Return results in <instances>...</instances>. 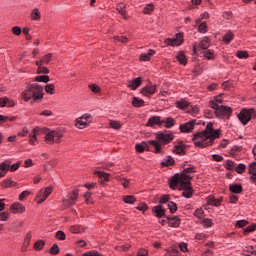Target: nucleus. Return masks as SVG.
Here are the masks:
<instances>
[{"label": "nucleus", "instance_id": "f257e3e1", "mask_svg": "<svg viewBox=\"0 0 256 256\" xmlns=\"http://www.w3.org/2000/svg\"><path fill=\"white\" fill-rule=\"evenodd\" d=\"M43 97H45V93H43V86L38 83H28L26 85V89L21 93V99L22 101H25V103H29L31 99L37 103L38 101H41Z\"/></svg>", "mask_w": 256, "mask_h": 256}, {"label": "nucleus", "instance_id": "f03ea898", "mask_svg": "<svg viewBox=\"0 0 256 256\" xmlns=\"http://www.w3.org/2000/svg\"><path fill=\"white\" fill-rule=\"evenodd\" d=\"M189 173H197V170H195L194 166H191L189 168H184L183 171L180 173L174 174L170 181H169V187L173 191L179 187V183L187 182V181H193V177L189 175Z\"/></svg>", "mask_w": 256, "mask_h": 256}, {"label": "nucleus", "instance_id": "7ed1b4c3", "mask_svg": "<svg viewBox=\"0 0 256 256\" xmlns=\"http://www.w3.org/2000/svg\"><path fill=\"white\" fill-rule=\"evenodd\" d=\"M238 119L242 125H247L251 119H256L255 108H243L238 114Z\"/></svg>", "mask_w": 256, "mask_h": 256}, {"label": "nucleus", "instance_id": "20e7f679", "mask_svg": "<svg viewBox=\"0 0 256 256\" xmlns=\"http://www.w3.org/2000/svg\"><path fill=\"white\" fill-rule=\"evenodd\" d=\"M207 139H209V136H207L203 131L195 133L192 137L195 147H200V149L210 147L209 142H206Z\"/></svg>", "mask_w": 256, "mask_h": 256}, {"label": "nucleus", "instance_id": "39448f33", "mask_svg": "<svg viewBox=\"0 0 256 256\" xmlns=\"http://www.w3.org/2000/svg\"><path fill=\"white\" fill-rule=\"evenodd\" d=\"M179 191H183L182 192V197H185V199H191V197H193V186L191 184L190 181H182L179 182Z\"/></svg>", "mask_w": 256, "mask_h": 256}, {"label": "nucleus", "instance_id": "423d86ee", "mask_svg": "<svg viewBox=\"0 0 256 256\" xmlns=\"http://www.w3.org/2000/svg\"><path fill=\"white\" fill-rule=\"evenodd\" d=\"M184 34L179 32L175 35V38H166L164 43L168 45V47H179L185 43V39L183 38Z\"/></svg>", "mask_w": 256, "mask_h": 256}, {"label": "nucleus", "instance_id": "0eeeda50", "mask_svg": "<svg viewBox=\"0 0 256 256\" xmlns=\"http://www.w3.org/2000/svg\"><path fill=\"white\" fill-rule=\"evenodd\" d=\"M156 139L162 144V145H169L173 139H175V136L173 133H165L163 131H159L155 134Z\"/></svg>", "mask_w": 256, "mask_h": 256}, {"label": "nucleus", "instance_id": "6e6552de", "mask_svg": "<svg viewBox=\"0 0 256 256\" xmlns=\"http://www.w3.org/2000/svg\"><path fill=\"white\" fill-rule=\"evenodd\" d=\"M78 199H79V189L76 188V189L72 190L69 199H66V200L62 201L63 206L65 207V209H69L77 203Z\"/></svg>", "mask_w": 256, "mask_h": 256}, {"label": "nucleus", "instance_id": "1a4fd4ad", "mask_svg": "<svg viewBox=\"0 0 256 256\" xmlns=\"http://www.w3.org/2000/svg\"><path fill=\"white\" fill-rule=\"evenodd\" d=\"M216 117H231L233 115V108L229 106L220 105L219 108L214 112Z\"/></svg>", "mask_w": 256, "mask_h": 256}, {"label": "nucleus", "instance_id": "9d476101", "mask_svg": "<svg viewBox=\"0 0 256 256\" xmlns=\"http://www.w3.org/2000/svg\"><path fill=\"white\" fill-rule=\"evenodd\" d=\"M140 93L144 97H151V95L157 93V85H153V83L149 81L148 84L140 90Z\"/></svg>", "mask_w": 256, "mask_h": 256}, {"label": "nucleus", "instance_id": "9b49d317", "mask_svg": "<svg viewBox=\"0 0 256 256\" xmlns=\"http://www.w3.org/2000/svg\"><path fill=\"white\" fill-rule=\"evenodd\" d=\"M152 213L157 217L158 219H163L165 217L167 219V210L163 208L161 205L154 206L152 208Z\"/></svg>", "mask_w": 256, "mask_h": 256}, {"label": "nucleus", "instance_id": "f8f14e48", "mask_svg": "<svg viewBox=\"0 0 256 256\" xmlns=\"http://www.w3.org/2000/svg\"><path fill=\"white\" fill-rule=\"evenodd\" d=\"M195 121L191 120L185 124L180 125V132L181 133H191L192 129H195Z\"/></svg>", "mask_w": 256, "mask_h": 256}, {"label": "nucleus", "instance_id": "ddd939ff", "mask_svg": "<svg viewBox=\"0 0 256 256\" xmlns=\"http://www.w3.org/2000/svg\"><path fill=\"white\" fill-rule=\"evenodd\" d=\"M166 219L169 227L177 228V227H180L181 225V218H179L178 216H173V217L168 216L166 217Z\"/></svg>", "mask_w": 256, "mask_h": 256}, {"label": "nucleus", "instance_id": "4468645a", "mask_svg": "<svg viewBox=\"0 0 256 256\" xmlns=\"http://www.w3.org/2000/svg\"><path fill=\"white\" fill-rule=\"evenodd\" d=\"M164 122L161 120V116H153L148 119L146 127H155V125H163Z\"/></svg>", "mask_w": 256, "mask_h": 256}, {"label": "nucleus", "instance_id": "2eb2a0df", "mask_svg": "<svg viewBox=\"0 0 256 256\" xmlns=\"http://www.w3.org/2000/svg\"><path fill=\"white\" fill-rule=\"evenodd\" d=\"M141 83H143V79L141 77H137L129 81L128 87L132 89V91H135L138 87H141Z\"/></svg>", "mask_w": 256, "mask_h": 256}, {"label": "nucleus", "instance_id": "dca6fc26", "mask_svg": "<svg viewBox=\"0 0 256 256\" xmlns=\"http://www.w3.org/2000/svg\"><path fill=\"white\" fill-rule=\"evenodd\" d=\"M1 189H9V187H17V182L13 181L12 178L4 179L0 183Z\"/></svg>", "mask_w": 256, "mask_h": 256}, {"label": "nucleus", "instance_id": "f3484780", "mask_svg": "<svg viewBox=\"0 0 256 256\" xmlns=\"http://www.w3.org/2000/svg\"><path fill=\"white\" fill-rule=\"evenodd\" d=\"M93 175H97V177H99V179H101L102 181H105L106 183H108V181H111L110 180L111 174H109L107 172L95 170L93 172Z\"/></svg>", "mask_w": 256, "mask_h": 256}, {"label": "nucleus", "instance_id": "a211bd4d", "mask_svg": "<svg viewBox=\"0 0 256 256\" xmlns=\"http://www.w3.org/2000/svg\"><path fill=\"white\" fill-rule=\"evenodd\" d=\"M148 145L154 146V148H155L154 153L156 155H159V153H161V150L163 149V144L160 141H158L157 139L156 140H149Z\"/></svg>", "mask_w": 256, "mask_h": 256}, {"label": "nucleus", "instance_id": "6ab92c4d", "mask_svg": "<svg viewBox=\"0 0 256 256\" xmlns=\"http://www.w3.org/2000/svg\"><path fill=\"white\" fill-rule=\"evenodd\" d=\"M248 173L252 183H256V162L250 163Z\"/></svg>", "mask_w": 256, "mask_h": 256}, {"label": "nucleus", "instance_id": "aec40b11", "mask_svg": "<svg viewBox=\"0 0 256 256\" xmlns=\"http://www.w3.org/2000/svg\"><path fill=\"white\" fill-rule=\"evenodd\" d=\"M10 211H14V212H13L14 214H17V213H25V207H24L23 204H21V203H13V204L10 206Z\"/></svg>", "mask_w": 256, "mask_h": 256}, {"label": "nucleus", "instance_id": "412c9836", "mask_svg": "<svg viewBox=\"0 0 256 256\" xmlns=\"http://www.w3.org/2000/svg\"><path fill=\"white\" fill-rule=\"evenodd\" d=\"M229 191L235 195H241V193H243V186L241 184H231L229 186Z\"/></svg>", "mask_w": 256, "mask_h": 256}, {"label": "nucleus", "instance_id": "4be33fe9", "mask_svg": "<svg viewBox=\"0 0 256 256\" xmlns=\"http://www.w3.org/2000/svg\"><path fill=\"white\" fill-rule=\"evenodd\" d=\"M219 137H221V130H213L209 135H208V139H210L209 141V145L211 147V145H213L215 139H219Z\"/></svg>", "mask_w": 256, "mask_h": 256}, {"label": "nucleus", "instance_id": "5701e85b", "mask_svg": "<svg viewBox=\"0 0 256 256\" xmlns=\"http://www.w3.org/2000/svg\"><path fill=\"white\" fill-rule=\"evenodd\" d=\"M185 149H187V145L185 144L175 145L172 152L175 153V155H185Z\"/></svg>", "mask_w": 256, "mask_h": 256}, {"label": "nucleus", "instance_id": "b1692460", "mask_svg": "<svg viewBox=\"0 0 256 256\" xmlns=\"http://www.w3.org/2000/svg\"><path fill=\"white\" fill-rule=\"evenodd\" d=\"M155 55V50L149 49L148 53L141 54L139 56V61H151V57Z\"/></svg>", "mask_w": 256, "mask_h": 256}, {"label": "nucleus", "instance_id": "393cba45", "mask_svg": "<svg viewBox=\"0 0 256 256\" xmlns=\"http://www.w3.org/2000/svg\"><path fill=\"white\" fill-rule=\"evenodd\" d=\"M233 39H235V34H233V31L229 30L222 38L223 43H225V45H229V43H231V41H233Z\"/></svg>", "mask_w": 256, "mask_h": 256}, {"label": "nucleus", "instance_id": "a878e982", "mask_svg": "<svg viewBox=\"0 0 256 256\" xmlns=\"http://www.w3.org/2000/svg\"><path fill=\"white\" fill-rule=\"evenodd\" d=\"M175 165V159H173V157L171 156H167V159L166 160H163L161 163H160V166L163 168V167H174Z\"/></svg>", "mask_w": 256, "mask_h": 256}, {"label": "nucleus", "instance_id": "bb28decb", "mask_svg": "<svg viewBox=\"0 0 256 256\" xmlns=\"http://www.w3.org/2000/svg\"><path fill=\"white\" fill-rule=\"evenodd\" d=\"M202 53H203L204 59H207V61L215 60V51L206 49Z\"/></svg>", "mask_w": 256, "mask_h": 256}, {"label": "nucleus", "instance_id": "cd10ccee", "mask_svg": "<svg viewBox=\"0 0 256 256\" xmlns=\"http://www.w3.org/2000/svg\"><path fill=\"white\" fill-rule=\"evenodd\" d=\"M113 43H123V45H126V43H129V38L127 36H113L112 38Z\"/></svg>", "mask_w": 256, "mask_h": 256}, {"label": "nucleus", "instance_id": "c85d7f7f", "mask_svg": "<svg viewBox=\"0 0 256 256\" xmlns=\"http://www.w3.org/2000/svg\"><path fill=\"white\" fill-rule=\"evenodd\" d=\"M76 127L78 129H85V127H89V123L84 118L80 117L76 119Z\"/></svg>", "mask_w": 256, "mask_h": 256}, {"label": "nucleus", "instance_id": "c756f323", "mask_svg": "<svg viewBox=\"0 0 256 256\" xmlns=\"http://www.w3.org/2000/svg\"><path fill=\"white\" fill-rule=\"evenodd\" d=\"M44 141L48 145H55L56 142H55V137L53 136V131L46 133L44 137Z\"/></svg>", "mask_w": 256, "mask_h": 256}, {"label": "nucleus", "instance_id": "7c9ffc66", "mask_svg": "<svg viewBox=\"0 0 256 256\" xmlns=\"http://www.w3.org/2000/svg\"><path fill=\"white\" fill-rule=\"evenodd\" d=\"M198 49H203V51L209 49V37L205 36L202 38L201 42L198 44Z\"/></svg>", "mask_w": 256, "mask_h": 256}, {"label": "nucleus", "instance_id": "2f4dec72", "mask_svg": "<svg viewBox=\"0 0 256 256\" xmlns=\"http://www.w3.org/2000/svg\"><path fill=\"white\" fill-rule=\"evenodd\" d=\"M31 21H39L41 19V12L39 8H34L30 14Z\"/></svg>", "mask_w": 256, "mask_h": 256}, {"label": "nucleus", "instance_id": "473e14b6", "mask_svg": "<svg viewBox=\"0 0 256 256\" xmlns=\"http://www.w3.org/2000/svg\"><path fill=\"white\" fill-rule=\"evenodd\" d=\"M176 59L180 65H187V56H185V52L180 51L176 56Z\"/></svg>", "mask_w": 256, "mask_h": 256}, {"label": "nucleus", "instance_id": "72a5a7b5", "mask_svg": "<svg viewBox=\"0 0 256 256\" xmlns=\"http://www.w3.org/2000/svg\"><path fill=\"white\" fill-rule=\"evenodd\" d=\"M132 105L133 107H145V100L139 99L138 97H133L132 98Z\"/></svg>", "mask_w": 256, "mask_h": 256}, {"label": "nucleus", "instance_id": "f704fd0d", "mask_svg": "<svg viewBox=\"0 0 256 256\" xmlns=\"http://www.w3.org/2000/svg\"><path fill=\"white\" fill-rule=\"evenodd\" d=\"M31 237H32L31 232H28L24 238L22 250L27 251V247H29V245H31Z\"/></svg>", "mask_w": 256, "mask_h": 256}, {"label": "nucleus", "instance_id": "c9c22d12", "mask_svg": "<svg viewBox=\"0 0 256 256\" xmlns=\"http://www.w3.org/2000/svg\"><path fill=\"white\" fill-rule=\"evenodd\" d=\"M163 124H165L166 129H171V127H175V119L173 117H168L166 120H162Z\"/></svg>", "mask_w": 256, "mask_h": 256}, {"label": "nucleus", "instance_id": "e433bc0d", "mask_svg": "<svg viewBox=\"0 0 256 256\" xmlns=\"http://www.w3.org/2000/svg\"><path fill=\"white\" fill-rule=\"evenodd\" d=\"M123 201L127 205H133V204L137 203V198L133 195H128V196L123 197Z\"/></svg>", "mask_w": 256, "mask_h": 256}, {"label": "nucleus", "instance_id": "4c0bfd02", "mask_svg": "<svg viewBox=\"0 0 256 256\" xmlns=\"http://www.w3.org/2000/svg\"><path fill=\"white\" fill-rule=\"evenodd\" d=\"M70 231L74 234L84 233L85 232V227L83 225H74V226L70 227Z\"/></svg>", "mask_w": 256, "mask_h": 256}, {"label": "nucleus", "instance_id": "58836bf2", "mask_svg": "<svg viewBox=\"0 0 256 256\" xmlns=\"http://www.w3.org/2000/svg\"><path fill=\"white\" fill-rule=\"evenodd\" d=\"M52 135L54 136V140L56 143H61V139H63V132L59 130H53Z\"/></svg>", "mask_w": 256, "mask_h": 256}, {"label": "nucleus", "instance_id": "ea45409f", "mask_svg": "<svg viewBox=\"0 0 256 256\" xmlns=\"http://www.w3.org/2000/svg\"><path fill=\"white\" fill-rule=\"evenodd\" d=\"M177 109H187L189 107V102L185 99H181L180 101L176 102Z\"/></svg>", "mask_w": 256, "mask_h": 256}, {"label": "nucleus", "instance_id": "a19ab883", "mask_svg": "<svg viewBox=\"0 0 256 256\" xmlns=\"http://www.w3.org/2000/svg\"><path fill=\"white\" fill-rule=\"evenodd\" d=\"M33 249L35 251H42V249H45V241L44 240H38L34 243Z\"/></svg>", "mask_w": 256, "mask_h": 256}, {"label": "nucleus", "instance_id": "79ce46f5", "mask_svg": "<svg viewBox=\"0 0 256 256\" xmlns=\"http://www.w3.org/2000/svg\"><path fill=\"white\" fill-rule=\"evenodd\" d=\"M33 81H36L37 83H49V76L48 75H41L36 76Z\"/></svg>", "mask_w": 256, "mask_h": 256}, {"label": "nucleus", "instance_id": "37998d69", "mask_svg": "<svg viewBox=\"0 0 256 256\" xmlns=\"http://www.w3.org/2000/svg\"><path fill=\"white\" fill-rule=\"evenodd\" d=\"M236 57H238V59H249V52H247V50H238Z\"/></svg>", "mask_w": 256, "mask_h": 256}, {"label": "nucleus", "instance_id": "c03bdc74", "mask_svg": "<svg viewBox=\"0 0 256 256\" xmlns=\"http://www.w3.org/2000/svg\"><path fill=\"white\" fill-rule=\"evenodd\" d=\"M9 165H11V160H5L0 163V171L7 173L9 171Z\"/></svg>", "mask_w": 256, "mask_h": 256}, {"label": "nucleus", "instance_id": "a18cd8bd", "mask_svg": "<svg viewBox=\"0 0 256 256\" xmlns=\"http://www.w3.org/2000/svg\"><path fill=\"white\" fill-rule=\"evenodd\" d=\"M209 31V26H207V22H202L198 25V33H207Z\"/></svg>", "mask_w": 256, "mask_h": 256}, {"label": "nucleus", "instance_id": "49530a36", "mask_svg": "<svg viewBox=\"0 0 256 256\" xmlns=\"http://www.w3.org/2000/svg\"><path fill=\"white\" fill-rule=\"evenodd\" d=\"M44 91L49 93V95H55V84H47L44 87Z\"/></svg>", "mask_w": 256, "mask_h": 256}, {"label": "nucleus", "instance_id": "de8ad7c7", "mask_svg": "<svg viewBox=\"0 0 256 256\" xmlns=\"http://www.w3.org/2000/svg\"><path fill=\"white\" fill-rule=\"evenodd\" d=\"M153 11H155V5L150 3L144 7L143 13L144 15H150V13H153Z\"/></svg>", "mask_w": 256, "mask_h": 256}, {"label": "nucleus", "instance_id": "09e8293b", "mask_svg": "<svg viewBox=\"0 0 256 256\" xmlns=\"http://www.w3.org/2000/svg\"><path fill=\"white\" fill-rule=\"evenodd\" d=\"M91 195H92V193L89 191L84 194V199H85L86 205H93V203H95L93 201V199L91 198Z\"/></svg>", "mask_w": 256, "mask_h": 256}, {"label": "nucleus", "instance_id": "8fccbe9b", "mask_svg": "<svg viewBox=\"0 0 256 256\" xmlns=\"http://www.w3.org/2000/svg\"><path fill=\"white\" fill-rule=\"evenodd\" d=\"M59 245L53 244L52 247L49 249L50 255H59L60 253Z\"/></svg>", "mask_w": 256, "mask_h": 256}, {"label": "nucleus", "instance_id": "3c124183", "mask_svg": "<svg viewBox=\"0 0 256 256\" xmlns=\"http://www.w3.org/2000/svg\"><path fill=\"white\" fill-rule=\"evenodd\" d=\"M88 88L90 89V91H92V93H101V87L97 84H89Z\"/></svg>", "mask_w": 256, "mask_h": 256}, {"label": "nucleus", "instance_id": "603ef678", "mask_svg": "<svg viewBox=\"0 0 256 256\" xmlns=\"http://www.w3.org/2000/svg\"><path fill=\"white\" fill-rule=\"evenodd\" d=\"M37 75H49V68H47L46 66H40L37 71H36Z\"/></svg>", "mask_w": 256, "mask_h": 256}, {"label": "nucleus", "instance_id": "864d4df0", "mask_svg": "<svg viewBox=\"0 0 256 256\" xmlns=\"http://www.w3.org/2000/svg\"><path fill=\"white\" fill-rule=\"evenodd\" d=\"M109 125L111 129H115L116 131H119V129H121V123H119V121L111 120L109 122Z\"/></svg>", "mask_w": 256, "mask_h": 256}, {"label": "nucleus", "instance_id": "5fc2aeb1", "mask_svg": "<svg viewBox=\"0 0 256 256\" xmlns=\"http://www.w3.org/2000/svg\"><path fill=\"white\" fill-rule=\"evenodd\" d=\"M245 169H247V166H245V164L240 163L238 164V166L235 168L236 173H238L239 175H243V173H245Z\"/></svg>", "mask_w": 256, "mask_h": 256}, {"label": "nucleus", "instance_id": "6e6d98bb", "mask_svg": "<svg viewBox=\"0 0 256 256\" xmlns=\"http://www.w3.org/2000/svg\"><path fill=\"white\" fill-rule=\"evenodd\" d=\"M255 230H256V224H251L243 230V235H248V233H253V231Z\"/></svg>", "mask_w": 256, "mask_h": 256}, {"label": "nucleus", "instance_id": "4d7b16f0", "mask_svg": "<svg viewBox=\"0 0 256 256\" xmlns=\"http://www.w3.org/2000/svg\"><path fill=\"white\" fill-rule=\"evenodd\" d=\"M51 59H53V53H48L42 56V61L44 62V65H49Z\"/></svg>", "mask_w": 256, "mask_h": 256}, {"label": "nucleus", "instance_id": "13d9d810", "mask_svg": "<svg viewBox=\"0 0 256 256\" xmlns=\"http://www.w3.org/2000/svg\"><path fill=\"white\" fill-rule=\"evenodd\" d=\"M136 209L137 211H142V213H145L149 210V206L147 205V203L142 202L136 207Z\"/></svg>", "mask_w": 256, "mask_h": 256}, {"label": "nucleus", "instance_id": "bf43d9fd", "mask_svg": "<svg viewBox=\"0 0 256 256\" xmlns=\"http://www.w3.org/2000/svg\"><path fill=\"white\" fill-rule=\"evenodd\" d=\"M225 169H227V171H235V162L233 160H227Z\"/></svg>", "mask_w": 256, "mask_h": 256}, {"label": "nucleus", "instance_id": "052dcab7", "mask_svg": "<svg viewBox=\"0 0 256 256\" xmlns=\"http://www.w3.org/2000/svg\"><path fill=\"white\" fill-rule=\"evenodd\" d=\"M215 129H213V122H209L205 128L204 131H202L203 133L206 134V136L209 137V135L211 134L212 131H214Z\"/></svg>", "mask_w": 256, "mask_h": 256}, {"label": "nucleus", "instance_id": "680f3d73", "mask_svg": "<svg viewBox=\"0 0 256 256\" xmlns=\"http://www.w3.org/2000/svg\"><path fill=\"white\" fill-rule=\"evenodd\" d=\"M168 209L170 211V213H177V203L170 201L168 202Z\"/></svg>", "mask_w": 256, "mask_h": 256}, {"label": "nucleus", "instance_id": "e2e57ef3", "mask_svg": "<svg viewBox=\"0 0 256 256\" xmlns=\"http://www.w3.org/2000/svg\"><path fill=\"white\" fill-rule=\"evenodd\" d=\"M169 199H171V196L169 194L162 195L159 200L160 205H165V203H169Z\"/></svg>", "mask_w": 256, "mask_h": 256}, {"label": "nucleus", "instance_id": "0e129e2a", "mask_svg": "<svg viewBox=\"0 0 256 256\" xmlns=\"http://www.w3.org/2000/svg\"><path fill=\"white\" fill-rule=\"evenodd\" d=\"M55 238L58 239V241H65V239H66L65 232H63L61 230L57 231L55 234Z\"/></svg>", "mask_w": 256, "mask_h": 256}, {"label": "nucleus", "instance_id": "69168bd1", "mask_svg": "<svg viewBox=\"0 0 256 256\" xmlns=\"http://www.w3.org/2000/svg\"><path fill=\"white\" fill-rule=\"evenodd\" d=\"M247 225H249V221L247 220H238L236 222V227H238L239 229H243V227H247Z\"/></svg>", "mask_w": 256, "mask_h": 256}, {"label": "nucleus", "instance_id": "338daca9", "mask_svg": "<svg viewBox=\"0 0 256 256\" xmlns=\"http://www.w3.org/2000/svg\"><path fill=\"white\" fill-rule=\"evenodd\" d=\"M246 251V256H256V246H249Z\"/></svg>", "mask_w": 256, "mask_h": 256}, {"label": "nucleus", "instance_id": "774afa93", "mask_svg": "<svg viewBox=\"0 0 256 256\" xmlns=\"http://www.w3.org/2000/svg\"><path fill=\"white\" fill-rule=\"evenodd\" d=\"M99 251H89L86 253H83L82 256H100Z\"/></svg>", "mask_w": 256, "mask_h": 256}]
</instances>
